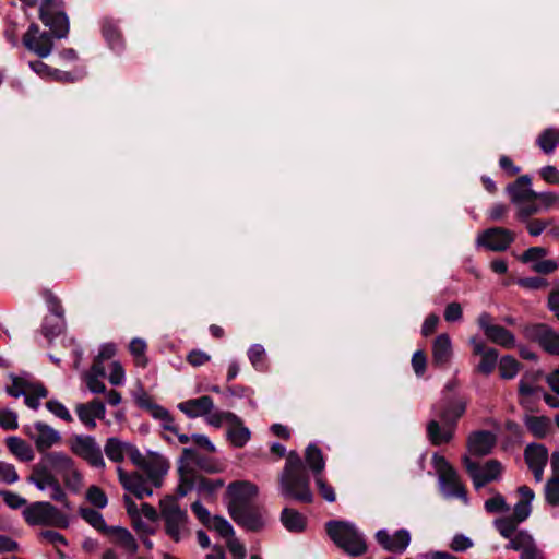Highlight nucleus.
<instances>
[{"label": "nucleus", "instance_id": "1a4fd4ad", "mask_svg": "<svg viewBox=\"0 0 559 559\" xmlns=\"http://www.w3.org/2000/svg\"><path fill=\"white\" fill-rule=\"evenodd\" d=\"M525 338L538 345L548 354L559 356V334L545 323L527 324L523 329Z\"/></svg>", "mask_w": 559, "mask_h": 559}, {"label": "nucleus", "instance_id": "69168bd1", "mask_svg": "<svg viewBox=\"0 0 559 559\" xmlns=\"http://www.w3.org/2000/svg\"><path fill=\"white\" fill-rule=\"evenodd\" d=\"M316 483L320 495L329 502H334L336 499L335 491L332 486L328 485L325 480L319 475L316 476Z\"/></svg>", "mask_w": 559, "mask_h": 559}, {"label": "nucleus", "instance_id": "c9c22d12", "mask_svg": "<svg viewBox=\"0 0 559 559\" xmlns=\"http://www.w3.org/2000/svg\"><path fill=\"white\" fill-rule=\"evenodd\" d=\"M179 474V484L177 487V495L179 497H185L194 488L195 478L192 475V471L185 464H181L178 467Z\"/></svg>", "mask_w": 559, "mask_h": 559}, {"label": "nucleus", "instance_id": "6ab92c4d", "mask_svg": "<svg viewBox=\"0 0 559 559\" xmlns=\"http://www.w3.org/2000/svg\"><path fill=\"white\" fill-rule=\"evenodd\" d=\"M178 408L189 418H195L211 414L214 408V402L210 395H202L198 399H190L179 403Z\"/></svg>", "mask_w": 559, "mask_h": 559}, {"label": "nucleus", "instance_id": "2f4dec72", "mask_svg": "<svg viewBox=\"0 0 559 559\" xmlns=\"http://www.w3.org/2000/svg\"><path fill=\"white\" fill-rule=\"evenodd\" d=\"M135 402L140 408L147 411L155 419L163 420L168 416V409L152 401L146 392L138 395Z\"/></svg>", "mask_w": 559, "mask_h": 559}, {"label": "nucleus", "instance_id": "b1692460", "mask_svg": "<svg viewBox=\"0 0 559 559\" xmlns=\"http://www.w3.org/2000/svg\"><path fill=\"white\" fill-rule=\"evenodd\" d=\"M462 462L476 490L495 480V475L486 474L479 463L473 461L468 455H464Z\"/></svg>", "mask_w": 559, "mask_h": 559}, {"label": "nucleus", "instance_id": "c03bdc74", "mask_svg": "<svg viewBox=\"0 0 559 559\" xmlns=\"http://www.w3.org/2000/svg\"><path fill=\"white\" fill-rule=\"evenodd\" d=\"M537 144L543 150L544 153H552L557 146L555 129L548 128L544 130L537 138Z\"/></svg>", "mask_w": 559, "mask_h": 559}, {"label": "nucleus", "instance_id": "5fc2aeb1", "mask_svg": "<svg viewBox=\"0 0 559 559\" xmlns=\"http://www.w3.org/2000/svg\"><path fill=\"white\" fill-rule=\"evenodd\" d=\"M0 496L3 498L5 504L13 510H17L27 503L25 498L9 490H0Z\"/></svg>", "mask_w": 559, "mask_h": 559}, {"label": "nucleus", "instance_id": "4d7b16f0", "mask_svg": "<svg viewBox=\"0 0 559 559\" xmlns=\"http://www.w3.org/2000/svg\"><path fill=\"white\" fill-rule=\"evenodd\" d=\"M547 255V250L543 247H531L523 252L520 260L523 263L539 262L538 260Z\"/></svg>", "mask_w": 559, "mask_h": 559}, {"label": "nucleus", "instance_id": "3c124183", "mask_svg": "<svg viewBox=\"0 0 559 559\" xmlns=\"http://www.w3.org/2000/svg\"><path fill=\"white\" fill-rule=\"evenodd\" d=\"M248 358L255 370H262L265 358L264 347L260 344L252 345L248 350Z\"/></svg>", "mask_w": 559, "mask_h": 559}, {"label": "nucleus", "instance_id": "f257e3e1", "mask_svg": "<svg viewBox=\"0 0 559 559\" xmlns=\"http://www.w3.org/2000/svg\"><path fill=\"white\" fill-rule=\"evenodd\" d=\"M58 476L62 478L66 488L74 493L80 492L83 476L76 468L75 461L64 452H51L41 456L40 461L33 465L27 481L34 484L39 490L50 488V498L61 503L67 510H72V503Z\"/></svg>", "mask_w": 559, "mask_h": 559}, {"label": "nucleus", "instance_id": "e2e57ef3", "mask_svg": "<svg viewBox=\"0 0 559 559\" xmlns=\"http://www.w3.org/2000/svg\"><path fill=\"white\" fill-rule=\"evenodd\" d=\"M211 356L201 349H192L187 355V361L193 367H200L210 361Z\"/></svg>", "mask_w": 559, "mask_h": 559}, {"label": "nucleus", "instance_id": "49530a36", "mask_svg": "<svg viewBox=\"0 0 559 559\" xmlns=\"http://www.w3.org/2000/svg\"><path fill=\"white\" fill-rule=\"evenodd\" d=\"M10 378L12 380V385L7 388V393L13 397H19L23 394H25L26 391H28V386H31V382L17 377L13 373L10 374Z\"/></svg>", "mask_w": 559, "mask_h": 559}, {"label": "nucleus", "instance_id": "7c9ffc66", "mask_svg": "<svg viewBox=\"0 0 559 559\" xmlns=\"http://www.w3.org/2000/svg\"><path fill=\"white\" fill-rule=\"evenodd\" d=\"M79 515L99 533H108L109 525L106 524L99 511L87 507H80Z\"/></svg>", "mask_w": 559, "mask_h": 559}, {"label": "nucleus", "instance_id": "72a5a7b5", "mask_svg": "<svg viewBox=\"0 0 559 559\" xmlns=\"http://www.w3.org/2000/svg\"><path fill=\"white\" fill-rule=\"evenodd\" d=\"M128 443L120 441L118 438H108L104 448L106 456L116 463L123 461Z\"/></svg>", "mask_w": 559, "mask_h": 559}, {"label": "nucleus", "instance_id": "5701e85b", "mask_svg": "<svg viewBox=\"0 0 559 559\" xmlns=\"http://www.w3.org/2000/svg\"><path fill=\"white\" fill-rule=\"evenodd\" d=\"M452 355L450 336L445 333L438 335L432 344V364L436 367L445 366Z\"/></svg>", "mask_w": 559, "mask_h": 559}, {"label": "nucleus", "instance_id": "bf43d9fd", "mask_svg": "<svg viewBox=\"0 0 559 559\" xmlns=\"http://www.w3.org/2000/svg\"><path fill=\"white\" fill-rule=\"evenodd\" d=\"M226 420L227 423L231 421H238V416L235 413L231 412H216L212 414L209 418V424L213 427H221L223 421Z\"/></svg>", "mask_w": 559, "mask_h": 559}, {"label": "nucleus", "instance_id": "58836bf2", "mask_svg": "<svg viewBox=\"0 0 559 559\" xmlns=\"http://www.w3.org/2000/svg\"><path fill=\"white\" fill-rule=\"evenodd\" d=\"M535 543L533 536L527 531H519L511 538L506 549H512L515 551H523Z\"/></svg>", "mask_w": 559, "mask_h": 559}, {"label": "nucleus", "instance_id": "aec40b11", "mask_svg": "<svg viewBox=\"0 0 559 559\" xmlns=\"http://www.w3.org/2000/svg\"><path fill=\"white\" fill-rule=\"evenodd\" d=\"M552 476L545 485V500L551 507H559V451H554L550 456Z\"/></svg>", "mask_w": 559, "mask_h": 559}, {"label": "nucleus", "instance_id": "6e6552de", "mask_svg": "<svg viewBox=\"0 0 559 559\" xmlns=\"http://www.w3.org/2000/svg\"><path fill=\"white\" fill-rule=\"evenodd\" d=\"M62 5L63 0H43L39 7V20L59 39L66 38L70 29L68 15L59 10Z\"/></svg>", "mask_w": 559, "mask_h": 559}, {"label": "nucleus", "instance_id": "7ed1b4c3", "mask_svg": "<svg viewBox=\"0 0 559 559\" xmlns=\"http://www.w3.org/2000/svg\"><path fill=\"white\" fill-rule=\"evenodd\" d=\"M270 451L278 459L286 456V463L280 477L281 493L284 498L301 503H311L313 493L310 489V475L296 451L286 454V448L274 442Z\"/></svg>", "mask_w": 559, "mask_h": 559}, {"label": "nucleus", "instance_id": "dca6fc26", "mask_svg": "<svg viewBox=\"0 0 559 559\" xmlns=\"http://www.w3.org/2000/svg\"><path fill=\"white\" fill-rule=\"evenodd\" d=\"M532 179L528 175H522L513 182L507 186V192L511 198L512 203L522 204L525 202H534L538 198V192L532 190L530 187Z\"/></svg>", "mask_w": 559, "mask_h": 559}, {"label": "nucleus", "instance_id": "774afa93", "mask_svg": "<svg viewBox=\"0 0 559 559\" xmlns=\"http://www.w3.org/2000/svg\"><path fill=\"white\" fill-rule=\"evenodd\" d=\"M126 454L129 456L130 461L135 466L143 468L144 465H147V460L144 459V456L135 445L128 443Z\"/></svg>", "mask_w": 559, "mask_h": 559}, {"label": "nucleus", "instance_id": "e433bc0d", "mask_svg": "<svg viewBox=\"0 0 559 559\" xmlns=\"http://www.w3.org/2000/svg\"><path fill=\"white\" fill-rule=\"evenodd\" d=\"M521 364L511 355L502 356L499 360L500 377L504 380L515 378L520 371Z\"/></svg>", "mask_w": 559, "mask_h": 559}, {"label": "nucleus", "instance_id": "cd10ccee", "mask_svg": "<svg viewBox=\"0 0 559 559\" xmlns=\"http://www.w3.org/2000/svg\"><path fill=\"white\" fill-rule=\"evenodd\" d=\"M7 447L12 454H14L22 462H31L34 460L35 454L32 447L19 437H8L5 440Z\"/></svg>", "mask_w": 559, "mask_h": 559}, {"label": "nucleus", "instance_id": "ea45409f", "mask_svg": "<svg viewBox=\"0 0 559 559\" xmlns=\"http://www.w3.org/2000/svg\"><path fill=\"white\" fill-rule=\"evenodd\" d=\"M225 481L222 478L211 479L200 476L198 479L197 490L199 493L206 497H214L215 492L224 486Z\"/></svg>", "mask_w": 559, "mask_h": 559}, {"label": "nucleus", "instance_id": "a878e982", "mask_svg": "<svg viewBox=\"0 0 559 559\" xmlns=\"http://www.w3.org/2000/svg\"><path fill=\"white\" fill-rule=\"evenodd\" d=\"M251 438L249 428L243 425L238 416V421H231L227 429V439L235 448H243Z\"/></svg>", "mask_w": 559, "mask_h": 559}, {"label": "nucleus", "instance_id": "2eb2a0df", "mask_svg": "<svg viewBox=\"0 0 559 559\" xmlns=\"http://www.w3.org/2000/svg\"><path fill=\"white\" fill-rule=\"evenodd\" d=\"M34 429L36 430L34 443L36 450L43 454L51 453L52 451H48L55 444L61 442V436L58 430L53 429L51 426L44 421L34 423Z\"/></svg>", "mask_w": 559, "mask_h": 559}, {"label": "nucleus", "instance_id": "412c9836", "mask_svg": "<svg viewBox=\"0 0 559 559\" xmlns=\"http://www.w3.org/2000/svg\"><path fill=\"white\" fill-rule=\"evenodd\" d=\"M102 34L107 41L109 48L114 51L120 52L123 48V37L119 28L118 21L112 17H104L100 22Z\"/></svg>", "mask_w": 559, "mask_h": 559}, {"label": "nucleus", "instance_id": "864d4df0", "mask_svg": "<svg viewBox=\"0 0 559 559\" xmlns=\"http://www.w3.org/2000/svg\"><path fill=\"white\" fill-rule=\"evenodd\" d=\"M412 367L417 377H423L427 369V355L424 350L419 349L413 354Z\"/></svg>", "mask_w": 559, "mask_h": 559}, {"label": "nucleus", "instance_id": "bb28decb", "mask_svg": "<svg viewBox=\"0 0 559 559\" xmlns=\"http://www.w3.org/2000/svg\"><path fill=\"white\" fill-rule=\"evenodd\" d=\"M524 460L528 467L547 465L548 450L542 443H530L524 450Z\"/></svg>", "mask_w": 559, "mask_h": 559}, {"label": "nucleus", "instance_id": "423d86ee", "mask_svg": "<svg viewBox=\"0 0 559 559\" xmlns=\"http://www.w3.org/2000/svg\"><path fill=\"white\" fill-rule=\"evenodd\" d=\"M159 515L164 522L165 534L174 542L179 543L191 535L189 528V514L182 509L177 499L167 496L159 501Z\"/></svg>", "mask_w": 559, "mask_h": 559}, {"label": "nucleus", "instance_id": "9b49d317", "mask_svg": "<svg viewBox=\"0 0 559 559\" xmlns=\"http://www.w3.org/2000/svg\"><path fill=\"white\" fill-rule=\"evenodd\" d=\"M491 321H492V317L488 312H483L478 317V320H477L478 325L483 330L486 337L490 342H492L503 348H507V349L513 348L515 346L514 334L511 331H509L508 329H506L504 326L499 325V324H493Z\"/></svg>", "mask_w": 559, "mask_h": 559}, {"label": "nucleus", "instance_id": "f704fd0d", "mask_svg": "<svg viewBox=\"0 0 559 559\" xmlns=\"http://www.w3.org/2000/svg\"><path fill=\"white\" fill-rule=\"evenodd\" d=\"M525 425L535 438L544 439L548 432L549 419L545 416H526Z\"/></svg>", "mask_w": 559, "mask_h": 559}, {"label": "nucleus", "instance_id": "393cba45", "mask_svg": "<svg viewBox=\"0 0 559 559\" xmlns=\"http://www.w3.org/2000/svg\"><path fill=\"white\" fill-rule=\"evenodd\" d=\"M281 522L290 533L299 534L307 528V518L293 508H284L282 510Z\"/></svg>", "mask_w": 559, "mask_h": 559}, {"label": "nucleus", "instance_id": "ddd939ff", "mask_svg": "<svg viewBox=\"0 0 559 559\" xmlns=\"http://www.w3.org/2000/svg\"><path fill=\"white\" fill-rule=\"evenodd\" d=\"M374 538L384 550L397 555L407 549L412 539L411 533L406 528H400L393 535H390L386 530H379Z\"/></svg>", "mask_w": 559, "mask_h": 559}, {"label": "nucleus", "instance_id": "0e129e2a", "mask_svg": "<svg viewBox=\"0 0 559 559\" xmlns=\"http://www.w3.org/2000/svg\"><path fill=\"white\" fill-rule=\"evenodd\" d=\"M79 419L88 428L95 429L96 421L92 414L87 411V406L84 404H78L75 407Z\"/></svg>", "mask_w": 559, "mask_h": 559}, {"label": "nucleus", "instance_id": "37998d69", "mask_svg": "<svg viewBox=\"0 0 559 559\" xmlns=\"http://www.w3.org/2000/svg\"><path fill=\"white\" fill-rule=\"evenodd\" d=\"M86 500L97 509H104L108 503L107 495L96 485L90 486L86 490Z\"/></svg>", "mask_w": 559, "mask_h": 559}, {"label": "nucleus", "instance_id": "13d9d810", "mask_svg": "<svg viewBox=\"0 0 559 559\" xmlns=\"http://www.w3.org/2000/svg\"><path fill=\"white\" fill-rule=\"evenodd\" d=\"M0 426L4 430H15L19 427L15 412L5 409L0 414Z\"/></svg>", "mask_w": 559, "mask_h": 559}, {"label": "nucleus", "instance_id": "9d476101", "mask_svg": "<svg viewBox=\"0 0 559 559\" xmlns=\"http://www.w3.org/2000/svg\"><path fill=\"white\" fill-rule=\"evenodd\" d=\"M71 451L88 462V464L96 468H104L106 466L100 447L92 436L75 435L70 442Z\"/></svg>", "mask_w": 559, "mask_h": 559}, {"label": "nucleus", "instance_id": "0eeeda50", "mask_svg": "<svg viewBox=\"0 0 559 559\" xmlns=\"http://www.w3.org/2000/svg\"><path fill=\"white\" fill-rule=\"evenodd\" d=\"M25 522L31 525H52L58 528H68L70 521L68 515L48 501H36L23 510Z\"/></svg>", "mask_w": 559, "mask_h": 559}, {"label": "nucleus", "instance_id": "052dcab7", "mask_svg": "<svg viewBox=\"0 0 559 559\" xmlns=\"http://www.w3.org/2000/svg\"><path fill=\"white\" fill-rule=\"evenodd\" d=\"M531 512V504L526 501H518L513 508V515L511 518L520 524L530 516Z\"/></svg>", "mask_w": 559, "mask_h": 559}, {"label": "nucleus", "instance_id": "20e7f679", "mask_svg": "<svg viewBox=\"0 0 559 559\" xmlns=\"http://www.w3.org/2000/svg\"><path fill=\"white\" fill-rule=\"evenodd\" d=\"M466 407L467 402L456 396L443 397L439 404L433 405L432 411L438 419H431L427 424V437L432 445L439 447L452 441Z\"/></svg>", "mask_w": 559, "mask_h": 559}, {"label": "nucleus", "instance_id": "6e6d98bb", "mask_svg": "<svg viewBox=\"0 0 559 559\" xmlns=\"http://www.w3.org/2000/svg\"><path fill=\"white\" fill-rule=\"evenodd\" d=\"M0 479L5 484H14L19 480V474L14 465L0 461Z\"/></svg>", "mask_w": 559, "mask_h": 559}, {"label": "nucleus", "instance_id": "603ef678", "mask_svg": "<svg viewBox=\"0 0 559 559\" xmlns=\"http://www.w3.org/2000/svg\"><path fill=\"white\" fill-rule=\"evenodd\" d=\"M191 510L198 520L209 530H212L211 523L213 521V516H211L209 510L200 502L194 501L191 504Z\"/></svg>", "mask_w": 559, "mask_h": 559}, {"label": "nucleus", "instance_id": "a211bd4d", "mask_svg": "<svg viewBox=\"0 0 559 559\" xmlns=\"http://www.w3.org/2000/svg\"><path fill=\"white\" fill-rule=\"evenodd\" d=\"M118 476L123 488L133 493L138 499H144L153 495V489L146 485V480L141 474L134 473L129 475L118 467Z\"/></svg>", "mask_w": 559, "mask_h": 559}, {"label": "nucleus", "instance_id": "4c0bfd02", "mask_svg": "<svg viewBox=\"0 0 559 559\" xmlns=\"http://www.w3.org/2000/svg\"><path fill=\"white\" fill-rule=\"evenodd\" d=\"M498 357L499 353L496 348H488L481 356V359L476 367V371L484 376H489L496 369Z\"/></svg>", "mask_w": 559, "mask_h": 559}, {"label": "nucleus", "instance_id": "f03ea898", "mask_svg": "<svg viewBox=\"0 0 559 559\" xmlns=\"http://www.w3.org/2000/svg\"><path fill=\"white\" fill-rule=\"evenodd\" d=\"M258 493V486L248 480L231 481L226 489L230 518L237 525L250 532H260L265 526L263 508L253 502Z\"/></svg>", "mask_w": 559, "mask_h": 559}, {"label": "nucleus", "instance_id": "4be33fe9", "mask_svg": "<svg viewBox=\"0 0 559 559\" xmlns=\"http://www.w3.org/2000/svg\"><path fill=\"white\" fill-rule=\"evenodd\" d=\"M170 465L169 462L163 456L151 453V460L147 461V465L142 468L153 485L158 488L162 486V478L167 474Z\"/></svg>", "mask_w": 559, "mask_h": 559}, {"label": "nucleus", "instance_id": "c756f323", "mask_svg": "<svg viewBox=\"0 0 559 559\" xmlns=\"http://www.w3.org/2000/svg\"><path fill=\"white\" fill-rule=\"evenodd\" d=\"M64 330V317L55 314L46 316L41 324V334L49 343L57 336H59Z\"/></svg>", "mask_w": 559, "mask_h": 559}, {"label": "nucleus", "instance_id": "8fccbe9b", "mask_svg": "<svg viewBox=\"0 0 559 559\" xmlns=\"http://www.w3.org/2000/svg\"><path fill=\"white\" fill-rule=\"evenodd\" d=\"M43 297L51 314L64 317V309L60 299L50 289H44Z\"/></svg>", "mask_w": 559, "mask_h": 559}, {"label": "nucleus", "instance_id": "338daca9", "mask_svg": "<svg viewBox=\"0 0 559 559\" xmlns=\"http://www.w3.org/2000/svg\"><path fill=\"white\" fill-rule=\"evenodd\" d=\"M450 547L454 551H465L473 547V540L463 534H456L454 535Z\"/></svg>", "mask_w": 559, "mask_h": 559}, {"label": "nucleus", "instance_id": "de8ad7c7", "mask_svg": "<svg viewBox=\"0 0 559 559\" xmlns=\"http://www.w3.org/2000/svg\"><path fill=\"white\" fill-rule=\"evenodd\" d=\"M484 507L488 513H501L510 509L501 493H496L492 498L486 500Z\"/></svg>", "mask_w": 559, "mask_h": 559}, {"label": "nucleus", "instance_id": "473e14b6", "mask_svg": "<svg viewBox=\"0 0 559 559\" xmlns=\"http://www.w3.org/2000/svg\"><path fill=\"white\" fill-rule=\"evenodd\" d=\"M52 37L56 36L51 31L39 33L28 50L34 51L39 58L48 57L53 48Z\"/></svg>", "mask_w": 559, "mask_h": 559}, {"label": "nucleus", "instance_id": "f3484780", "mask_svg": "<svg viewBox=\"0 0 559 559\" xmlns=\"http://www.w3.org/2000/svg\"><path fill=\"white\" fill-rule=\"evenodd\" d=\"M497 438L489 430L473 431L467 438V449L473 455L485 456L491 453Z\"/></svg>", "mask_w": 559, "mask_h": 559}, {"label": "nucleus", "instance_id": "09e8293b", "mask_svg": "<svg viewBox=\"0 0 559 559\" xmlns=\"http://www.w3.org/2000/svg\"><path fill=\"white\" fill-rule=\"evenodd\" d=\"M46 408L51 412L58 418L64 420L66 423H72L73 417L70 414L69 409L58 400H49L46 402Z\"/></svg>", "mask_w": 559, "mask_h": 559}, {"label": "nucleus", "instance_id": "39448f33", "mask_svg": "<svg viewBox=\"0 0 559 559\" xmlns=\"http://www.w3.org/2000/svg\"><path fill=\"white\" fill-rule=\"evenodd\" d=\"M325 532L345 554L352 557H360L367 552L368 547L365 537L353 523L331 520L325 523Z\"/></svg>", "mask_w": 559, "mask_h": 559}, {"label": "nucleus", "instance_id": "f8f14e48", "mask_svg": "<svg viewBox=\"0 0 559 559\" xmlns=\"http://www.w3.org/2000/svg\"><path fill=\"white\" fill-rule=\"evenodd\" d=\"M515 240V234L504 227H490L477 238V243L495 252L506 251Z\"/></svg>", "mask_w": 559, "mask_h": 559}, {"label": "nucleus", "instance_id": "c85d7f7f", "mask_svg": "<svg viewBox=\"0 0 559 559\" xmlns=\"http://www.w3.org/2000/svg\"><path fill=\"white\" fill-rule=\"evenodd\" d=\"M305 461H306V464L308 465V467L314 474V476L320 475L325 467V461L323 457V453H322L321 449L314 443H310L306 448Z\"/></svg>", "mask_w": 559, "mask_h": 559}, {"label": "nucleus", "instance_id": "79ce46f5", "mask_svg": "<svg viewBox=\"0 0 559 559\" xmlns=\"http://www.w3.org/2000/svg\"><path fill=\"white\" fill-rule=\"evenodd\" d=\"M146 347V343L141 338H133L129 344V350L134 356L136 366L142 368H145L148 362L145 356Z\"/></svg>", "mask_w": 559, "mask_h": 559}, {"label": "nucleus", "instance_id": "a18cd8bd", "mask_svg": "<svg viewBox=\"0 0 559 559\" xmlns=\"http://www.w3.org/2000/svg\"><path fill=\"white\" fill-rule=\"evenodd\" d=\"M211 526L224 538H230L235 535L234 527L224 516L214 515Z\"/></svg>", "mask_w": 559, "mask_h": 559}, {"label": "nucleus", "instance_id": "4468645a", "mask_svg": "<svg viewBox=\"0 0 559 559\" xmlns=\"http://www.w3.org/2000/svg\"><path fill=\"white\" fill-rule=\"evenodd\" d=\"M433 463L440 474L442 484L449 487L454 496L466 497V489L461 484L456 471L448 460L442 455L435 454Z\"/></svg>", "mask_w": 559, "mask_h": 559}, {"label": "nucleus", "instance_id": "680f3d73", "mask_svg": "<svg viewBox=\"0 0 559 559\" xmlns=\"http://www.w3.org/2000/svg\"><path fill=\"white\" fill-rule=\"evenodd\" d=\"M516 283L519 286L527 289H540L547 286V281L539 276L522 277Z\"/></svg>", "mask_w": 559, "mask_h": 559}, {"label": "nucleus", "instance_id": "a19ab883", "mask_svg": "<svg viewBox=\"0 0 559 559\" xmlns=\"http://www.w3.org/2000/svg\"><path fill=\"white\" fill-rule=\"evenodd\" d=\"M493 525L502 537L510 539L516 533L519 523L511 516H502L496 519Z\"/></svg>", "mask_w": 559, "mask_h": 559}]
</instances>
